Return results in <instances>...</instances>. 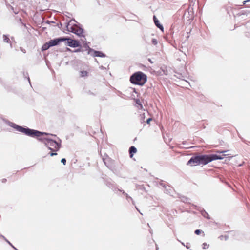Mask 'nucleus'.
<instances>
[{"instance_id":"nucleus-23","label":"nucleus","mask_w":250,"mask_h":250,"mask_svg":"<svg viewBox=\"0 0 250 250\" xmlns=\"http://www.w3.org/2000/svg\"><path fill=\"white\" fill-rule=\"evenodd\" d=\"M249 0L245 1V2H248Z\"/></svg>"},{"instance_id":"nucleus-22","label":"nucleus","mask_w":250,"mask_h":250,"mask_svg":"<svg viewBox=\"0 0 250 250\" xmlns=\"http://www.w3.org/2000/svg\"><path fill=\"white\" fill-rule=\"evenodd\" d=\"M8 243H9V244L11 246H12V247H13L15 249H16V248H15V247H14L12 245V244H11V243H10L9 242Z\"/></svg>"},{"instance_id":"nucleus-5","label":"nucleus","mask_w":250,"mask_h":250,"mask_svg":"<svg viewBox=\"0 0 250 250\" xmlns=\"http://www.w3.org/2000/svg\"><path fill=\"white\" fill-rule=\"evenodd\" d=\"M67 29L68 31L72 32L79 37H84L83 30L76 24L71 25L68 24L67 25Z\"/></svg>"},{"instance_id":"nucleus-13","label":"nucleus","mask_w":250,"mask_h":250,"mask_svg":"<svg viewBox=\"0 0 250 250\" xmlns=\"http://www.w3.org/2000/svg\"><path fill=\"white\" fill-rule=\"evenodd\" d=\"M195 233L196 234V235H200L201 234V233L203 234V235L204 236L205 235V234L204 233L203 231H201V230L200 229H197L195 231Z\"/></svg>"},{"instance_id":"nucleus-20","label":"nucleus","mask_w":250,"mask_h":250,"mask_svg":"<svg viewBox=\"0 0 250 250\" xmlns=\"http://www.w3.org/2000/svg\"><path fill=\"white\" fill-rule=\"evenodd\" d=\"M140 116L142 120H144L145 119V113L141 114Z\"/></svg>"},{"instance_id":"nucleus-4","label":"nucleus","mask_w":250,"mask_h":250,"mask_svg":"<svg viewBox=\"0 0 250 250\" xmlns=\"http://www.w3.org/2000/svg\"><path fill=\"white\" fill-rule=\"evenodd\" d=\"M14 128L18 131L23 133V134L31 136L39 137L43 135H47L46 133L41 132L37 130L31 129L29 128H25L22 126L16 125Z\"/></svg>"},{"instance_id":"nucleus-16","label":"nucleus","mask_w":250,"mask_h":250,"mask_svg":"<svg viewBox=\"0 0 250 250\" xmlns=\"http://www.w3.org/2000/svg\"><path fill=\"white\" fill-rule=\"evenodd\" d=\"M61 162L62 163H63V164L64 165H65L66 164V160L65 158H62V160H61Z\"/></svg>"},{"instance_id":"nucleus-8","label":"nucleus","mask_w":250,"mask_h":250,"mask_svg":"<svg viewBox=\"0 0 250 250\" xmlns=\"http://www.w3.org/2000/svg\"><path fill=\"white\" fill-rule=\"evenodd\" d=\"M129 151L130 157L131 158H132L133 154L134 153H136L137 149L134 146H132L130 147Z\"/></svg>"},{"instance_id":"nucleus-3","label":"nucleus","mask_w":250,"mask_h":250,"mask_svg":"<svg viewBox=\"0 0 250 250\" xmlns=\"http://www.w3.org/2000/svg\"><path fill=\"white\" fill-rule=\"evenodd\" d=\"M42 140L45 146L52 151L50 153L51 156L57 155V153L54 152L59 150L60 148V145H59L56 141L48 139H39Z\"/></svg>"},{"instance_id":"nucleus-1","label":"nucleus","mask_w":250,"mask_h":250,"mask_svg":"<svg viewBox=\"0 0 250 250\" xmlns=\"http://www.w3.org/2000/svg\"><path fill=\"white\" fill-rule=\"evenodd\" d=\"M222 158L221 157L216 154L198 155L191 157L188 161V165H205L213 160Z\"/></svg>"},{"instance_id":"nucleus-19","label":"nucleus","mask_w":250,"mask_h":250,"mask_svg":"<svg viewBox=\"0 0 250 250\" xmlns=\"http://www.w3.org/2000/svg\"><path fill=\"white\" fill-rule=\"evenodd\" d=\"M152 42H153V44L155 45H156L157 43V41L156 39H153L152 40Z\"/></svg>"},{"instance_id":"nucleus-21","label":"nucleus","mask_w":250,"mask_h":250,"mask_svg":"<svg viewBox=\"0 0 250 250\" xmlns=\"http://www.w3.org/2000/svg\"><path fill=\"white\" fill-rule=\"evenodd\" d=\"M153 20L154 22L157 21H159L155 15L153 16Z\"/></svg>"},{"instance_id":"nucleus-11","label":"nucleus","mask_w":250,"mask_h":250,"mask_svg":"<svg viewBox=\"0 0 250 250\" xmlns=\"http://www.w3.org/2000/svg\"><path fill=\"white\" fill-rule=\"evenodd\" d=\"M50 47V46L49 44V42H46V43L44 44L42 46V50L44 51L48 49H49Z\"/></svg>"},{"instance_id":"nucleus-10","label":"nucleus","mask_w":250,"mask_h":250,"mask_svg":"<svg viewBox=\"0 0 250 250\" xmlns=\"http://www.w3.org/2000/svg\"><path fill=\"white\" fill-rule=\"evenodd\" d=\"M155 24L156 25V26L159 28L160 29H161V31H164V28H163V26H162V25H161L160 23V22L159 21H155Z\"/></svg>"},{"instance_id":"nucleus-9","label":"nucleus","mask_w":250,"mask_h":250,"mask_svg":"<svg viewBox=\"0 0 250 250\" xmlns=\"http://www.w3.org/2000/svg\"><path fill=\"white\" fill-rule=\"evenodd\" d=\"M94 57H104L105 55L102 52L98 51H94Z\"/></svg>"},{"instance_id":"nucleus-15","label":"nucleus","mask_w":250,"mask_h":250,"mask_svg":"<svg viewBox=\"0 0 250 250\" xmlns=\"http://www.w3.org/2000/svg\"><path fill=\"white\" fill-rule=\"evenodd\" d=\"M209 247V245L207 243H204L202 245V248L203 249H208V248Z\"/></svg>"},{"instance_id":"nucleus-6","label":"nucleus","mask_w":250,"mask_h":250,"mask_svg":"<svg viewBox=\"0 0 250 250\" xmlns=\"http://www.w3.org/2000/svg\"><path fill=\"white\" fill-rule=\"evenodd\" d=\"M63 39H65L67 41V44L69 46L72 47H77L80 46V42L78 41L75 40H72L70 38H63Z\"/></svg>"},{"instance_id":"nucleus-7","label":"nucleus","mask_w":250,"mask_h":250,"mask_svg":"<svg viewBox=\"0 0 250 250\" xmlns=\"http://www.w3.org/2000/svg\"><path fill=\"white\" fill-rule=\"evenodd\" d=\"M65 40H66L65 39H63V38H58V39L51 40L48 42H49V44L50 47H51V46L56 45L58 44L60 42H63V41H65Z\"/></svg>"},{"instance_id":"nucleus-18","label":"nucleus","mask_w":250,"mask_h":250,"mask_svg":"<svg viewBox=\"0 0 250 250\" xmlns=\"http://www.w3.org/2000/svg\"><path fill=\"white\" fill-rule=\"evenodd\" d=\"M1 182L2 183H5L7 182V179L6 178H3L1 180Z\"/></svg>"},{"instance_id":"nucleus-12","label":"nucleus","mask_w":250,"mask_h":250,"mask_svg":"<svg viewBox=\"0 0 250 250\" xmlns=\"http://www.w3.org/2000/svg\"><path fill=\"white\" fill-rule=\"evenodd\" d=\"M80 73V77H85L88 75V72L86 71H81Z\"/></svg>"},{"instance_id":"nucleus-17","label":"nucleus","mask_w":250,"mask_h":250,"mask_svg":"<svg viewBox=\"0 0 250 250\" xmlns=\"http://www.w3.org/2000/svg\"><path fill=\"white\" fill-rule=\"evenodd\" d=\"M152 120V119L151 118H149L146 120V123L147 124H149L150 121Z\"/></svg>"},{"instance_id":"nucleus-2","label":"nucleus","mask_w":250,"mask_h":250,"mask_svg":"<svg viewBox=\"0 0 250 250\" xmlns=\"http://www.w3.org/2000/svg\"><path fill=\"white\" fill-rule=\"evenodd\" d=\"M147 81V76L141 71L134 73L130 78V82L136 85H143Z\"/></svg>"},{"instance_id":"nucleus-14","label":"nucleus","mask_w":250,"mask_h":250,"mask_svg":"<svg viewBox=\"0 0 250 250\" xmlns=\"http://www.w3.org/2000/svg\"><path fill=\"white\" fill-rule=\"evenodd\" d=\"M3 40L5 42L8 43L10 41L9 38L6 35H4L3 36Z\"/></svg>"}]
</instances>
